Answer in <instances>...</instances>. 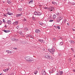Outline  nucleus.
I'll use <instances>...</instances> for the list:
<instances>
[{
    "instance_id": "30",
    "label": "nucleus",
    "mask_w": 75,
    "mask_h": 75,
    "mask_svg": "<svg viewBox=\"0 0 75 75\" xmlns=\"http://www.w3.org/2000/svg\"><path fill=\"white\" fill-rule=\"evenodd\" d=\"M53 70H52L50 71V74H52V73H53Z\"/></svg>"
},
{
    "instance_id": "39",
    "label": "nucleus",
    "mask_w": 75,
    "mask_h": 75,
    "mask_svg": "<svg viewBox=\"0 0 75 75\" xmlns=\"http://www.w3.org/2000/svg\"><path fill=\"white\" fill-rule=\"evenodd\" d=\"M3 71H4V72H7L6 69L3 70Z\"/></svg>"
},
{
    "instance_id": "2",
    "label": "nucleus",
    "mask_w": 75,
    "mask_h": 75,
    "mask_svg": "<svg viewBox=\"0 0 75 75\" xmlns=\"http://www.w3.org/2000/svg\"><path fill=\"white\" fill-rule=\"evenodd\" d=\"M62 19V16H59L57 17L56 19V21L57 23H59V22Z\"/></svg>"
},
{
    "instance_id": "4",
    "label": "nucleus",
    "mask_w": 75,
    "mask_h": 75,
    "mask_svg": "<svg viewBox=\"0 0 75 75\" xmlns=\"http://www.w3.org/2000/svg\"><path fill=\"white\" fill-rule=\"evenodd\" d=\"M13 24L14 26L16 25H18V21H16L13 23Z\"/></svg>"
},
{
    "instance_id": "42",
    "label": "nucleus",
    "mask_w": 75,
    "mask_h": 75,
    "mask_svg": "<svg viewBox=\"0 0 75 75\" xmlns=\"http://www.w3.org/2000/svg\"><path fill=\"white\" fill-rule=\"evenodd\" d=\"M8 53L9 54H11V51H10L9 50V52H8Z\"/></svg>"
},
{
    "instance_id": "22",
    "label": "nucleus",
    "mask_w": 75,
    "mask_h": 75,
    "mask_svg": "<svg viewBox=\"0 0 75 75\" xmlns=\"http://www.w3.org/2000/svg\"><path fill=\"white\" fill-rule=\"evenodd\" d=\"M42 75H46V73L45 71H44L42 73Z\"/></svg>"
},
{
    "instance_id": "31",
    "label": "nucleus",
    "mask_w": 75,
    "mask_h": 75,
    "mask_svg": "<svg viewBox=\"0 0 75 75\" xmlns=\"http://www.w3.org/2000/svg\"><path fill=\"white\" fill-rule=\"evenodd\" d=\"M49 22H52V21H54V20H50L49 21Z\"/></svg>"
},
{
    "instance_id": "48",
    "label": "nucleus",
    "mask_w": 75,
    "mask_h": 75,
    "mask_svg": "<svg viewBox=\"0 0 75 75\" xmlns=\"http://www.w3.org/2000/svg\"><path fill=\"white\" fill-rule=\"evenodd\" d=\"M73 72H75V69H74L73 70Z\"/></svg>"
},
{
    "instance_id": "35",
    "label": "nucleus",
    "mask_w": 75,
    "mask_h": 75,
    "mask_svg": "<svg viewBox=\"0 0 75 75\" xmlns=\"http://www.w3.org/2000/svg\"><path fill=\"white\" fill-rule=\"evenodd\" d=\"M57 28H58L59 30V29H60V27L59 26H57Z\"/></svg>"
},
{
    "instance_id": "51",
    "label": "nucleus",
    "mask_w": 75,
    "mask_h": 75,
    "mask_svg": "<svg viewBox=\"0 0 75 75\" xmlns=\"http://www.w3.org/2000/svg\"><path fill=\"white\" fill-rule=\"evenodd\" d=\"M72 4H73V5H74V4H75V3H72Z\"/></svg>"
},
{
    "instance_id": "60",
    "label": "nucleus",
    "mask_w": 75,
    "mask_h": 75,
    "mask_svg": "<svg viewBox=\"0 0 75 75\" xmlns=\"http://www.w3.org/2000/svg\"><path fill=\"white\" fill-rule=\"evenodd\" d=\"M73 39H75V37H74Z\"/></svg>"
},
{
    "instance_id": "28",
    "label": "nucleus",
    "mask_w": 75,
    "mask_h": 75,
    "mask_svg": "<svg viewBox=\"0 0 75 75\" xmlns=\"http://www.w3.org/2000/svg\"><path fill=\"white\" fill-rule=\"evenodd\" d=\"M11 40H12V41H14V40H15V38H11Z\"/></svg>"
},
{
    "instance_id": "24",
    "label": "nucleus",
    "mask_w": 75,
    "mask_h": 75,
    "mask_svg": "<svg viewBox=\"0 0 75 75\" xmlns=\"http://www.w3.org/2000/svg\"><path fill=\"white\" fill-rule=\"evenodd\" d=\"M55 13L57 16H59V13L58 12H56Z\"/></svg>"
},
{
    "instance_id": "15",
    "label": "nucleus",
    "mask_w": 75,
    "mask_h": 75,
    "mask_svg": "<svg viewBox=\"0 0 75 75\" xmlns=\"http://www.w3.org/2000/svg\"><path fill=\"white\" fill-rule=\"evenodd\" d=\"M28 36L29 37H30V38H33V39H34V37L33 35H28Z\"/></svg>"
},
{
    "instance_id": "26",
    "label": "nucleus",
    "mask_w": 75,
    "mask_h": 75,
    "mask_svg": "<svg viewBox=\"0 0 75 75\" xmlns=\"http://www.w3.org/2000/svg\"><path fill=\"white\" fill-rule=\"evenodd\" d=\"M38 41H40V42H43V40L41 39H39Z\"/></svg>"
},
{
    "instance_id": "10",
    "label": "nucleus",
    "mask_w": 75,
    "mask_h": 75,
    "mask_svg": "<svg viewBox=\"0 0 75 75\" xmlns=\"http://www.w3.org/2000/svg\"><path fill=\"white\" fill-rule=\"evenodd\" d=\"M35 33H38V34H39L40 33V30L39 29H36L35 30Z\"/></svg>"
},
{
    "instance_id": "53",
    "label": "nucleus",
    "mask_w": 75,
    "mask_h": 75,
    "mask_svg": "<svg viewBox=\"0 0 75 75\" xmlns=\"http://www.w3.org/2000/svg\"><path fill=\"white\" fill-rule=\"evenodd\" d=\"M0 75H4V74H3V73H1Z\"/></svg>"
},
{
    "instance_id": "40",
    "label": "nucleus",
    "mask_w": 75,
    "mask_h": 75,
    "mask_svg": "<svg viewBox=\"0 0 75 75\" xmlns=\"http://www.w3.org/2000/svg\"><path fill=\"white\" fill-rule=\"evenodd\" d=\"M23 21H27V19L25 18H24Z\"/></svg>"
},
{
    "instance_id": "36",
    "label": "nucleus",
    "mask_w": 75,
    "mask_h": 75,
    "mask_svg": "<svg viewBox=\"0 0 75 75\" xmlns=\"http://www.w3.org/2000/svg\"><path fill=\"white\" fill-rule=\"evenodd\" d=\"M66 21H67V19H64V24H65V23H66Z\"/></svg>"
},
{
    "instance_id": "20",
    "label": "nucleus",
    "mask_w": 75,
    "mask_h": 75,
    "mask_svg": "<svg viewBox=\"0 0 75 75\" xmlns=\"http://www.w3.org/2000/svg\"><path fill=\"white\" fill-rule=\"evenodd\" d=\"M64 42H60V43L59 44V45H63Z\"/></svg>"
},
{
    "instance_id": "49",
    "label": "nucleus",
    "mask_w": 75,
    "mask_h": 75,
    "mask_svg": "<svg viewBox=\"0 0 75 75\" xmlns=\"http://www.w3.org/2000/svg\"><path fill=\"white\" fill-rule=\"evenodd\" d=\"M9 51V50H6V52H7L8 53Z\"/></svg>"
},
{
    "instance_id": "62",
    "label": "nucleus",
    "mask_w": 75,
    "mask_h": 75,
    "mask_svg": "<svg viewBox=\"0 0 75 75\" xmlns=\"http://www.w3.org/2000/svg\"><path fill=\"white\" fill-rule=\"evenodd\" d=\"M50 18H51V16H50Z\"/></svg>"
},
{
    "instance_id": "44",
    "label": "nucleus",
    "mask_w": 75,
    "mask_h": 75,
    "mask_svg": "<svg viewBox=\"0 0 75 75\" xmlns=\"http://www.w3.org/2000/svg\"><path fill=\"white\" fill-rule=\"evenodd\" d=\"M4 16H5V17H7V16H6V13H5V14L4 15Z\"/></svg>"
},
{
    "instance_id": "46",
    "label": "nucleus",
    "mask_w": 75,
    "mask_h": 75,
    "mask_svg": "<svg viewBox=\"0 0 75 75\" xmlns=\"http://www.w3.org/2000/svg\"><path fill=\"white\" fill-rule=\"evenodd\" d=\"M51 49H48V51H49V52H50V51H51Z\"/></svg>"
},
{
    "instance_id": "18",
    "label": "nucleus",
    "mask_w": 75,
    "mask_h": 75,
    "mask_svg": "<svg viewBox=\"0 0 75 75\" xmlns=\"http://www.w3.org/2000/svg\"><path fill=\"white\" fill-rule=\"evenodd\" d=\"M34 14L35 15V16H37L38 14V11H35L34 13Z\"/></svg>"
},
{
    "instance_id": "63",
    "label": "nucleus",
    "mask_w": 75,
    "mask_h": 75,
    "mask_svg": "<svg viewBox=\"0 0 75 75\" xmlns=\"http://www.w3.org/2000/svg\"><path fill=\"white\" fill-rule=\"evenodd\" d=\"M7 14V13H6V16H7V14Z\"/></svg>"
},
{
    "instance_id": "12",
    "label": "nucleus",
    "mask_w": 75,
    "mask_h": 75,
    "mask_svg": "<svg viewBox=\"0 0 75 75\" xmlns=\"http://www.w3.org/2000/svg\"><path fill=\"white\" fill-rule=\"evenodd\" d=\"M18 33L19 34H20V35H22V30H19L18 31Z\"/></svg>"
},
{
    "instance_id": "13",
    "label": "nucleus",
    "mask_w": 75,
    "mask_h": 75,
    "mask_svg": "<svg viewBox=\"0 0 75 75\" xmlns=\"http://www.w3.org/2000/svg\"><path fill=\"white\" fill-rule=\"evenodd\" d=\"M69 42H70V44H74V43H75V42L72 40H70Z\"/></svg>"
},
{
    "instance_id": "8",
    "label": "nucleus",
    "mask_w": 75,
    "mask_h": 75,
    "mask_svg": "<svg viewBox=\"0 0 75 75\" xmlns=\"http://www.w3.org/2000/svg\"><path fill=\"white\" fill-rule=\"evenodd\" d=\"M22 15H23V13H22L20 14H16V17H20L21 16H22Z\"/></svg>"
},
{
    "instance_id": "3",
    "label": "nucleus",
    "mask_w": 75,
    "mask_h": 75,
    "mask_svg": "<svg viewBox=\"0 0 75 75\" xmlns=\"http://www.w3.org/2000/svg\"><path fill=\"white\" fill-rule=\"evenodd\" d=\"M51 51H50V53L52 54V55L54 54V52H55V49L54 48H52L51 50Z\"/></svg>"
},
{
    "instance_id": "7",
    "label": "nucleus",
    "mask_w": 75,
    "mask_h": 75,
    "mask_svg": "<svg viewBox=\"0 0 75 75\" xmlns=\"http://www.w3.org/2000/svg\"><path fill=\"white\" fill-rule=\"evenodd\" d=\"M25 59L27 61H29L30 59V57H25Z\"/></svg>"
},
{
    "instance_id": "37",
    "label": "nucleus",
    "mask_w": 75,
    "mask_h": 75,
    "mask_svg": "<svg viewBox=\"0 0 75 75\" xmlns=\"http://www.w3.org/2000/svg\"><path fill=\"white\" fill-rule=\"evenodd\" d=\"M18 10L20 11H21V10H22V9H21V8H19L18 9Z\"/></svg>"
},
{
    "instance_id": "64",
    "label": "nucleus",
    "mask_w": 75,
    "mask_h": 75,
    "mask_svg": "<svg viewBox=\"0 0 75 75\" xmlns=\"http://www.w3.org/2000/svg\"><path fill=\"white\" fill-rule=\"evenodd\" d=\"M3 2L4 3V1H3Z\"/></svg>"
},
{
    "instance_id": "16",
    "label": "nucleus",
    "mask_w": 75,
    "mask_h": 75,
    "mask_svg": "<svg viewBox=\"0 0 75 75\" xmlns=\"http://www.w3.org/2000/svg\"><path fill=\"white\" fill-rule=\"evenodd\" d=\"M7 24H9V25H10V24H11V21H7Z\"/></svg>"
},
{
    "instance_id": "45",
    "label": "nucleus",
    "mask_w": 75,
    "mask_h": 75,
    "mask_svg": "<svg viewBox=\"0 0 75 75\" xmlns=\"http://www.w3.org/2000/svg\"><path fill=\"white\" fill-rule=\"evenodd\" d=\"M57 75H61L59 74V73L57 72Z\"/></svg>"
},
{
    "instance_id": "41",
    "label": "nucleus",
    "mask_w": 75,
    "mask_h": 75,
    "mask_svg": "<svg viewBox=\"0 0 75 75\" xmlns=\"http://www.w3.org/2000/svg\"><path fill=\"white\" fill-rule=\"evenodd\" d=\"M1 24H2V21L1 20H0V25H1Z\"/></svg>"
},
{
    "instance_id": "50",
    "label": "nucleus",
    "mask_w": 75,
    "mask_h": 75,
    "mask_svg": "<svg viewBox=\"0 0 75 75\" xmlns=\"http://www.w3.org/2000/svg\"><path fill=\"white\" fill-rule=\"evenodd\" d=\"M10 1H7V2L9 4L10 3Z\"/></svg>"
},
{
    "instance_id": "47",
    "label": "nucleus",
    "mask_w": 75,
    "mask_h": 75,
    "mask_svg": "<svg viewBox=\"0 0 75 75\" xmlns=\"http://www.w3.org/2000/svg\"><path fill=\"white\" fill-rule=\"evenodd\" d=\"M4 27L5 28H7V26L6 25H5Z\"/></svg>"
},
{
    "instance_id": "52",
    "label": "nucleus",
    "mask_w": 75,
    "mask_h": 75,
    "mask_svg": "<svg viewBox=\"0 0 75 75\" xmlns=\"http://www.w3.org/2000/svg\"><path fill=\"white\" fill-rule=\"evenodd\" d=\"M6 69V71H8V69Z\"/></svg>"
},
{
    "instance_id": "55",
    "label": "nucleus",
    "mask_w": 75,
    "mask_h": 75,
    "mask_svg": "<svg viewBox=\"0 0 75 75\" xmlns=\"http://www.w3.org/2000/svg\"><path fill=\"white\" fill-rule=\"evenodd\" d=\"M71 50L72 51H74V49H71Z\"/></svg>"
},
{
    "instance_id": "54",
    "label": "nucleus",
    "mask_w": 75,
    "mask_h": 75,
    "mask_svg": "<svg viewBox=\"0 0 75 75\" xmlns=\"http://www.w3.org/2000/svg\"><path fill=\"white\" fill-rule=\"evenodd\" d=\"M73 31H75V29H73Z\"/></svg>"
},
{
    "instance_id": "11",
    "label": "nucleus",
    "mask_w": 75,
    "mask_h": 75,
    "mask_svg": "<svg viewBox=\"0 0 75 75\" xmlns=\"http://www.w3.org/2000/svg\"><path fill=\"white\" fill-rule=\"evenodd\" d=\"M6 14H8V15H9V16H11L12 15H13V13H10L9 12H8Z\"/></svg>"
},
{
    "instance_id": "9",
    "label": "nucleus",
    "mask_w": 75,
    "mask_h": 75,
    "mask_svg": "<svg viewBox=\"0 0 75 75\" xmlns=\"http://www.w3.org/2000/svg\"><path fill=\"white\" fill-rule=\"evenodd\" d=\"M33 59L32 58V57H29V62H32L33 61Z\"/></svg>"
},
{
    "instance_id": "1",
    "label": "nucleus",
    "mask_w": 75,
    "mask_h": 75,
    "mask_svg": "<svg viewBox=\"0 0 75 75\" xmlns=\"http://www.w3.org/2000/svg\"><path fill=\"white\" fill-rule=\"evenodd\" d=\"M48 9L49 11H50V12L51 11H52L53 12L55 11V8H54V6L50 7Z\"/></svg>"
},
{
    "instance_id": "17",
    "label": "nucleus",
    "mask_w": 75,
    "mask_h": 75,
    "mask_svg": "<svg viewBox=\"0 0 75 75\" xmlns=\"http://www.w3.org/2000/svg\"><path fill=\"white\" fill-rule=\"evenodd\" d=\"M57 17V15L55 14H54L53 16V19H55V18Z\"/></svg>"
},
{
    "instance_id": "23",
    "label": "nucleus",
    "mask_w": 75,
    "mask_h": 75,
    "mask_svg": "<svg viewBox=\"0 0 75 75\" xmlns=\"http://www.w3.org/2000/svg\"><path fill=\"white\" fill-rule=\"evenodd\" d=\"M59 74L60 75H62V74H63V71H60Z\"/></svg>"
},
{
    "instance_id": "33",
    "label": "nucleus",
    "mask_w": 75,
    "mask_h": 75,
    "mask_svg": "<svg viewBox=\"0 0 75 75\" xmlns=\"http://www.w3.org/2000/svg\"><path fill=\"white\" fill-rule=\"evenodd\" d=\"M14 41H18V40L17 39H15V40Z\"/></svg>"
},
{
    "instance_id": "14",
    "label": "nucleus",
    "mask_w": 75,
    "mask_h": 75,
    "mask_svg": "<svg viewBox=\"0 0 75 75\" xmlns=\"http://www.w3.org/2000/svg\"><path fill=\"white\" fill-rule=\"evenodd\" d=\"M3 31H4L5 33H9V32H10V30H3Z\"/></svg>"
},
{
    "instance_id": "19",
    "label": "nucleus",
    "mask_w": 75,
    "mask_h": 75,
    "mask_svg": "<svg viewBox=\"0 0 75 75\" xmlns=\"http://www.w3.org/2000/svg\"><path fill=\"white\" fill-rule=\"evenodd\" d=\"M41 14H42V13H40L39 12H38L37 16H41Z\"/></svg>"
},
{
    "instance_id": "5",
    "label": "nucleus",
    "mask_w": 75,
    "mask_h": 75,
    "mask_svg": "<svg viewBox=\"0 0 75 75\" xmlns=\"http://www.w3.org/2000/svg\"><path fill=\"white\" fill-rule=\"evenodd\" d=\"M45 57V58H47L48 59H50L52 57L51 56H49L48 55H46Z\"/></svg>"
},
{
    "instance_id": "32",
    "label": "nucleus",
    "mask_w": 75,
    "mask_h": 75,
    "mask_svg": "<svg viewBox=\"0 0 75 75\" xmlns=\"http://www.w3.org/2000/svg\"><path fill=\"white\" fill-rule=\"evenodd\" d=\"M16 28L18 29V30H19L20 29V27L18 25L16 27Z\"/></svg>"
},
{
    "instance_id": "59",
    "label": "nucleus",
    "mask_w": 75,
    "mask_h": 75,
    "mask_svg": "<svg viewBox=\"0 0 75 75\" xmlns=\"http://www.w3.org/2000/svg\"><path fill=\"white\" fill-rule=\"evenodd\" d=\"M67 24L68 25H69V23H67Z\"/></svg>"
},
{
    "instance_id": "38",
    "label": "nucleus",
    "mask_w": 75,
    "mask_h": 75,
    "mask_svg": "<svg viewBox=\"0 0 75 75\" xmlns=\"http://www.w3.org/2000/svg\"><path fill=\"white\" fill-rule=\"evenodd\" d=\"M37 71H36L34 72V74H35V75H36V74H37Z\"/></svg>"
},
{
    "instance_id": "58",
    "label": "nucleus",
    "mask_w": 75,
    "mask_h": 75,
    "mask_svg": "<svg viewBox=\"0 0 75 75\" xmlns=\"http://www.w3.org/2000/svg\"><path fill=\"white\" fill-rule=\"evenodd\" d=\"M40 25H42V24L41 23H40Z\"/></svg>"
},
{
    "instance_id": "34",
    "label": "nucleus",
    "mask_w": 75,
    "mask_h": 75,
    "mask_svg": "<svg viewBox=\"0 0 75 75\" xmlns=\"http://www.w3.org/2000/svg\"><path fill=\"white\" fill-rule=\"evenodd\" d=\"M3 21L4 23H6V21L3 19Z\"/></svg>"
},
{
    "instance_id": "29",
    "label": "nucleus",
    "mask_w": 75,
    "mask_h": 75,
    "mask_svg": "<svg viewBox=\"0 0 75 75\" xmlns=\"http://www.w3.org/2000/svg\"><path fill=\"white\" fill-rule=\"evenodd\" d=\"M49 8L48 7H44V9H47V10H48V8Z\"/></svg>"
},
{
    "instance_id": "27",
    "label": "nucleus",
    "mask_w": 75,
    "mask_h": 75,
    "mask_svg": "<svg viewBox=\"0 0 75 75\" xmlns=\"http://www.w3.org/2000/svg\"><path fill=\"white\" fill-rule=\"evenodd\" d=\"M32 20L34 21L35 20V17H34V16L32 17Z\"/></svg>"
},
{
    "instance_id": "56",
    "label": "nucleus",
    "mask_w": 75,
    "mask_h": 75,
    "mask_svg": "<svg viewBox=\"0 0 75 75\" xmlns=\"http://www.w3.org/2000/svg\"><path fill=\"white\" fill-rule=\"evenodd\" d=\"M45 49L44 48L43 49V51H45Z\"/></svg>"
},
{
    "instance_id": "25",
    "label": "nucleus",
    "mask_w": 75,
    "mask_h": 75,
    "mask_svg": "<svg viewBox=\"0 0 75 75\" xmlns=\"http://www.w3.org/2000/svg\"><path fill=\"white\" fill-rule=\"evenodd\" d=\"M24 29L25 31H28V28L27 27L25 28Z\"/></svg>"
},
{
    "instance_id": "57",
    "label": "nucleus",
    "mask_w": 75,
    "mask_h": 75,
    "mask_svg": "<svg viewBox=\"0 0 75 75\" xmlns=\"http://www.w3.org/2000/svg\"><path fill=\"white\" fill-rule=\"evenodd\" d=\"M15 50H17V48H15Z\"/></svg>"
},
{
    "instance_id": "43",
    "label": "nucleus",
    "mask_w": 75,
    "mask_h": 75,
    "mask_svg": "<svg viewBox=\"0 0 75 75\" xmlns=\"http://www.w3.org/2000/svg\"><path fill=\"white\" fill-rule=\"evenodd\" d=\"M53 40H54V41H55V40H56V39L55 38H53Z\"/></svg>"
},
{
    "instance_id": "61",
    "label": "nucleus",
    "mask_w": 75,
    "mask_h": 75,
    "mask_svg": "<svg viewBox=\"0 0 75 75\" xmlns=\"http://www.w3.org/2000/svg\"><path fill=\"white\" fill-rule=\"evenodd\" d=\"M64 1H66L67 0H63Z\"/></svg>"
},
{
    "instance_id": "6",
    "label": "nucleus",
    "mask_w": 75,
    "mask_h": 75,
    "mask_svg": "<svg viewBox=\"0 0 75 75\" xmlns=\"http://www.w3.org/2000/svg\"><path fill=\"white\" fill-rule=\"evenodd\" d=\"M52 4H54V5H55V6H57V2L55 1H53L52 2Z\"/></svg>"
},
{
    "instance_id": "21",
    "label": "nucleus",
    "mask_w": 75,
    "mask_h": 75,
    "mask_svg": "<svg viewBox=\"0 0 75 75\" xmlns=\"http://www.w3.org/2000/svg\"><path fill=\"white\" fill-rule=\"evenodd\" d=\"M33 3V0H32L31 1H30L29 2V4H31V3Z\"/></svg>"
}]
</instances>
